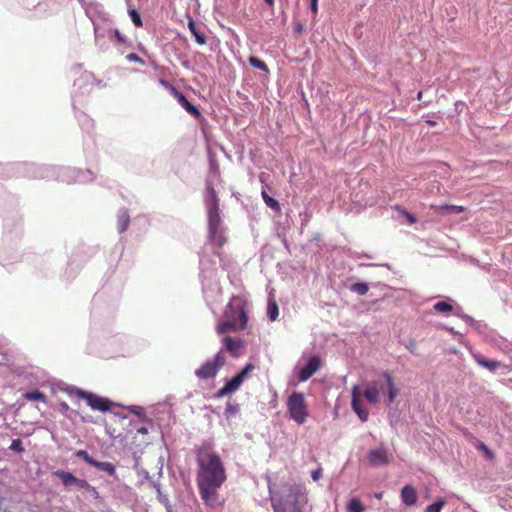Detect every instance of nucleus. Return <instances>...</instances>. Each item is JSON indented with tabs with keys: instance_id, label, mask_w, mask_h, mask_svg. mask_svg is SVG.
Instances as JSON below:
<instances>
[{
	"instance_id": "2f4dec72",
	"label": "nucleus",
	"mask_w": 512,
	"mask_h": 512,
	"mask_svg": "<svg viewBox=\"0 0 512 512\" xmlns=\"http://www.w3.org/2000/svg\"><path fill=\"white\" fill-rule=\"evenodd\" d=\"M394 210L397 211L400 216L404 217L407 220L408 224L413 225L417 222V217L413 213H410L408 210L403 208L402 206L396 205L394 207Z\"/></svg>"
},
{
	"instance_id": "a878e982",
	"label": "nucleus",
	"mask_w": 512,
	"mask_h": 512,
	"mask_svg": "<svg viewBox=\"0 0 512 512\" xmlns=\"http://www.w3.org/2000/svg\"><path fill=\"white\" fill-rule=\"evenodd\" d=\"M237 328V322L227 318L226 321L220 322L216 326V332L219 335L225 334L229 331H234Z\"/></svg>"
},
{
	"instance_id": "9d476101",
	"label": "nucleus",
	"mask_w": 512,
	"mask_h": 512,
	"mask_svg": "<svg viewBox=\"0 0 512 512\" xmlns=\"http://www.w3.org/2000/svg\"><path fill=\"white\" fill-rule=\"evenodd\" d=\"M367 460L370 465L380 467L388 465L391 462V456L389 455L388 450L381 446L370 450L367 453Z\"/></svg>"
},
{
	"instance_id": "f8f14e48",
	"label": "nucleus",
	"mask_w": 512,
	"mask_h": 512,
	"mask_svg": "<svg viewBox=\"0 0 512 512\" xmlns=\"http://www.w3.org/2000/svg\"><path fill=\"white\" fill-rule=\"evenodd\" d=\"M321 367V359L319 356H312L307 361L306 365L299 371L298 379L300 382L307 381L312 377Z\"/></svg>"
},
{
	"instance_id": "9b49d317",
	"label": "nucleus",
	"mask_w": 512,
	"mask_h": 512,
	"mask_svg": "<svg viewBox=\"0 0 512 512\" xmlns=\"http://www.w3.org/2000/svg\"><path fill=\"white\" fill-rule=\"evenodd\" d=\"M381 377L384 380V385L387 390V406H390L397 398L399 390L395 384L394 377L390 371H382Z\"/></svg>"
},
{
	"instance_id": "09e8293b",
	"label": "nucleus",
	"mask_w": 512,
	"mask_h": 512,
	"mask_svg": "<svg viewBox=\"0 0 512 512\" xmlns=\"http://www.w3.org/2000/svg\"><path fill=\"white\" fill-rule=\"evenodd\" d=\"M159 84L167 89L173 97H175V95H177L179 92V90L173 84L163 78L159 79Z\"/></svg>"
},
{
	"instance_id": "603ef678",
	"label": "nucleus",
	"mask_w": 512,
	"mask_h": 512,
	"mask_svg": "<svg viewBox=\"0 0 512 512\" xmlns=\"http://www.w3.org/2000/svg\"><path fill=\"white\" fill-rule=\"evenodd\" d=\"M405 348L411 353L416 354V341L413 338H409L405 343H403Z\"/></svg>"
},
{
	"instance_id": "39448f33",
	"label": "nucleus",
	"mask_w": 512,
	"mask_h": 512,
	"mask_svg": "<svg viewBox=\"0 0 512 512\" xmlns=\"http://www.w3.org/2000/svg\"><path fill=\"white\" fill-rule=\"evenodd\" d=\"M54 476L59 478L65 487L75 486L85 490L94 499L95 503L100 505L104 503V498L100 495L97 488L91 485L86 479L77 478L70 471L56 470Z\"/></svg>"
},
{
	"instance_id": "3c124183",
	"label": "nucleus",
	"mask_w": 512,
	"mask_h": 512,
	"mask_svg": "<svg viewBox=\"0 0 512 512\" xmlns=\"http://www.w3.org/2000/svg\"><path fill=\"white\" fill-rule=\"evenodd\" d=\"M30 168H34L33 165L30 166ZM29 169L28 165L27 164H18L16 166H13L9 169V171H11L13 174H20V173H24V172H27Z\"/></svg>"
},
{
	"instance_id": "a19ab883",
	"label": "nucleus",
	"mask_w": 512,
	"mask_h": 512,
	"mask_svg": "<svg viewBox=\"0 0 512 512\" xmlns=\"http://www.w3.org/2000/svg\"><path fill=\"white\" fill-rule=\"evenodd\" d=\"M62 391L67 393L70 397L77 396L81 399V393H86L85 390H82L76 386L73 385H66L65 387L61 388Z\"/></svg>"
},
{
	"instance_id": "338daca9",
	"label": "nucleus",
	"mask_w": 512,
	"mask_h": 512,
	"mask_svg": "<svg viewBox=\"0 0 512 512\" xmlns=\"http://www.w3.org/2000/svg\"><path fill=\"white\" fill-rule=\"evenodd\" d=\"M78 416H80L82 422H84V423H92L93 422L92 417L90 415H80L79 414Z\"/></svg>"
},
{
	"instance_id": "a18cd8bd",
	"label": "nucleus",
	"mask_w": 512,
	"mask_h": 512,
	"mask_svg": "<svg viewBox=\"0 0 512 512\" xmlns=\"http://www.w3.org/2000/svg\"><path fill=\"white\" fill-rule=\"evenodd\" d=\"M9 449L18 455L23 454L25 451L21 439H13Z\"/></svg>"
},
{
	"instance_id": "6ab92c4d",
	"label": "nucleus",
	"mask_w": 512,
	"mask_h": 512,
	"mask_svg": "<svg viewBox=\"0 0 512 512\" xmlns=\"http://www.w3.org/2000/svg\"><path fill=\"white\" fill-rule=\"evenodd\" d=\"M472 357L479 366L484 367L491 372H495L501 366V362L487 359L480 353H473Z\"/></svg>"
},
{
	"instance_id": "4468645a",
	"label": "nucleus",
	"mask_w": 512,
	"mask_h": 512,
	"mask_svg": "<svg viewBox=\"0 0 512 512\" xmlns=\"http://www.w3.org/2000/svg\"><path fill=\"white\" fill-rule=\"evenodd\" d=\"M222 347L221 349L224 351H228L232 357L237 358L239 357V351L243 347L244 342L241 339H235L231 336H225L222 340Z\"/></svg>"
},
{
	"instance_id": "c756f323",
	"label": "nucleus",
	"mask_w": 512,
	"mask_h": 512,
	"mask_svg": "<svg viewBox=\"0 0 512 512\" xmlns=\"http://www.w3.org/2000/svg\"><path fill=\"white\" fill-rule=\"evenodd\" d=\"M23 397L28 401H40L43 403L47 402L46 395L37 389L25 392Z\"/></svg>"
},
{
	"instance_id": "052dcab7",
	"label": "nucleus",
	"mask_w": 512,
	"mask_h": 512,
	"mask_svg": "<svg viewBox=\"0 0 512 512\" xmlns=\"http://www.w3.org/2000/svg\"><path fill=\"white\" fill-rule=\"evenodd\" d=\"M305 30V26L304 24H302L301 22H297L294 26V32L296 34H301L303 31Z\"/></svg>"
},
{
	"instance_id": "58836bf2",
	"label": "nucleus",
	"mask_w": 512,
	"mask_h": 512,
	"mask_svg": "<svg viewBox=\"0 0 512 512\" xmlns=\"http://www.w3.org/2000/svg\"><path fill=\"white\" fill-rule=\"evenodd\" d=\"M128 14L131 18V21L133 22V24L136 26V27H142L143 25V22H142V19H141V16H140V13L137 11V9H135L134 7L130 6L128 8Z\"/></svg>"
},
{
	"instance_id": "0eeeda50",
	"label": "nucleus",
	"mask_w": 512,
	"mask_h": 512,
	"mask_svg": "<svg viewBox=\"0 0 512 512\" xmlns=\"http://www.w3.org/2000/svg\"><path fill=\"white\" fill-rule=\"evenodd\" d=\"M225 363L226 357L223 350L220 349L212 358L207 359L199 368L195 370V376L200 380L215 378Z\"/></svg>"
},
{
	"instance_id": "423d86ee",
	"label": "nucleus",
	"mask_w": 512,
	"mask_h": 512,
	"mask_svg": "<svg viewBox=\"0 0 512 512\" xmlns=\"http://www.w3.org/2000/svg\"><path fill=\"white\" fill-rule=\"evenodd\" d=\"M289 417L297 424L302 425L308 417V407L302 392L293 391L287 399Z\"/></svg>"
},
{
	"instance_id": "412c9836",
	"label": "nucleus",
	"mask_w": 512,
	"mask_h": 512,
	"mask_svg": "<svg viewBox=\"0 0 512 512\" xmlns=\"http://www.w3.org/2000/svg\"><path fill=\"white\" fill-rule=\"evenodd\" d=\"M75 116L81 129L87 134H90L94 129V120L86 113L79 110L75 111Z\"/></svg>"
},
{
	"instance_id": "e2e57ef3",
	"label": "nucleus",
	"mask_w": 512,
	"mask_h": 512,
	"mask_svg": "<svg viewBox=\"0 0 512 512\" xmlns=\"http://www.w3.org/2000/svg\"><path fill=\"white\" fill-rule=\"evenodd\" d=\"M152 487L155 489L156 494H159L162 492V487L159 481H151Z\"/></svg>"
},
{
	"instance_id": "5701e85b",
	"label": "nucleus",
	"mask_w": 512,
	"mask_h": 512,
	"mask_svg": "<svg viewBox=\"0 0 512 512\" xmlns=\"http://www.w3.org/2000/svg\"><path fill=\"white\" fill-rule=\"evenodd\" d=\"M130 223V216L127 208H120L118 211L117 229L119 233H124Z\"/></svg>"
},
{
	"instance_id": "8fccbe9b",
	"label": "nucleus",
	"mask_w": 512,
	"mask_h": 512,
	"mask_svg": "<svg viewBox=\"0 0 512 512\" xmlns=\"http://www.w3.org/2000/svg\"><path fill=\"white\" fill-rule=\"evenodd\" d=\"M472 327L480 334H486L488 330V325L480 320H475Z\"/></svg>"
},
{
	"instance_id": "6e6552de",
	"label": "nucleus",
	"mask_w": 512,
	"mask_h": 512,
	"mask_svg": "<svg viewBox=\"0 0 512 512\" xmlns=\"http://www.w3.org/2000/svg\"><path fill=\"white\" fill-rule=\"evenodd\" d=\"M81 394V399H84L92 410L105 413L111 411V407L114 405L110 399L101 397L92 392L86 391V393Z\"/></svg>"
},
{
	"instance_id": "13d9d810",
	"label": "nucleus",
	"mask_w": 512,
	"mask_h": 512,
	"mask_svg": "<svg viewBox=\"0 0 512 512\" xmlns=\"http://www.w3.org/2000/svg\"><path fill=\"white\" fill-rule=\"evenodd\" d=\"M80 80H83V81H85L86 83H88L90 80H93V82H96V84H97V85H100V84H101V81H96V80L94 79V76H93L92 74H90V73H85V74H83V75L81 76V78H80L78 81H80Z\"/></svg>"
},
{
	"instance_id": "f704fd0d",
	"label": "nucleus",
	"mask_w": 512,
	"mask_h": 512,
	"mask_svg": "<svg viewBox=\"0 0 512 512\" xmlns=\"http://www.w3.org/2000/svg\"><path fill=\"white\" fill-rule=\"evenodd\" d=\"M452 300L448 299V301H439L434 304L433 308L437 312L449 313L453 312V306L450 303Z\"/></svg>"
},
{
	"instance_id": "20e7f679",
	"label": "nucleus",
	"mask_w": 512,
	"mask_h": 512,
	"mask_svg": "<svg viewBox=\"0 0 512 512\" xmlns=\"http://www.w3.org/2000/svg\"><path fill=\"white\" fill-rule=\"evenodd\" d=\"M248 305H249V301L244 294L234 295L231 297L230 301L226 305L224 315L226 318L236 321L238 323V327L243 330L247 327V322H248L247 307H248Z\"/></svg>"
},
{
	"instance_id": "bf43d9fd",
	"label": "nucleus",
	"mask_w": 512,
	"mask_h": 512,
	"mask_svg": "<svg viewBox=\"0 0 512 512\" xmlns=\"http://www.w3.org/2000/svg\"><path fill=\"white\" fill-rule=\"evenodd\" d=\"M310 10L314 17H316L318 13V0H310Z\"/></svg>"
},
{
	"instance_id": "72a5a7b5",
	"label": "nucleus",
	"mask_w": 512,
	"mask_h": 512,
	"mask_svg": "<svg viewBox=\"0 0 512 512\" xmlns=\"http://www.w3.org/2000/svg\"><path fill=\"white\" fill-rule=\"evenodd\" d=\"M346 509H347V512H364L365 511V507H364L363 503L357 498H353V499L349 500L347 503Z\"/></svg>"
},
{
	"instance_id": "aec40b11",
	"label": "nucleus",
	"mask_w": 512,
	"mask_h": 512,
	"mask_svg": "<svg viewBox=\"0 0 512 512\" xmlns=\"http://www.w3.org/2000/svg\"><path fill=\"white\" fill-rule=\"evenodd\" d=\"M383 390L384 386L381 385L380 388H378L376 383L374 382L364 389L363 395L370 404L375 405L379 402V394Z\"/></svg>"
},
{
	"instance_id": "c9c22d12",
	"label": "nucleus",
	"mask_w": 512,
	"mask_h": 512,
	"mask_svg": "<svg viewBox=\"0 0 512 512\" xmlns=\"http://www.w3.org/2000/svg\"><path fill=\"white\" fill-rule=\"evenodd\" d=\"M447 504V501L444 498H439L432 504L428 505L425 508L424 512H441L443 507Z\"/></svg>"
},
{
	"instance_id": "4c0bfd02",
	"label": "nucleus",
	"mask_w": 512,
	"mask_h": 512,
	"mask_svg": "<svg viewBox=\"0 0 512 512\" xmlns=\"http://www.w3.org/2000/svg\"><path fill=\"white\" fill-rule=\"evenodd\" d=\"M369 286L365 282H357L350 286V291L358 295H365L368 292Z\"/></svg>"
},
{
	"instance_id": "6e6d98bb",
	"label": "nucleus",
	"mask_w": 512,
	"mask_h": 512,
	"mask_svg": "<svg viewBox=\"0 0 512 512\" xmlns=\"http://www.w3.org/2000/svg\"><path fill=\"white\" fill-rule=\"evenodd\" d=\"M126 59L129 62H138L140 64H144V60L140 56H138L136 53H130V54L126 55Z\"/></svg>"
},
{
	"instance_id": "7c9ffc66",
	"label": "nucleus",
	"mask_w": 512,
	"mask_h": 512,
	"mask_svg": "<svg viewBox=\"0 0 512 512\" xmlns=\"http://www.w3.org/2000/svg\"><path fill=\"white\" fill-rule=\"evenodd\" d=\"M248 63L253 68L258 69L260 71H263V72H265L267 74L270 72L267 64L263 60L258 58V57H254V56L249 57Z\"/></svg>"
},
{
	"instance_id": "864d4df0",
	"label": "nucleus",
	"mask_w": 512,
	"mask_h": 512,
	"mask_svg": "<svg viewBox=\"0 0 512 512\" xmlns=\"http://www.w3.org/2000/svg\"><path fill=\"white\" fill-rule=\"evenodd\" d=\"M449 204L444 205H431L430 208L443 215H449L448 213Z\"/></svg>"
},
{
	"instance_id": "49530a36",
	"label": "nucleus",
	"mask_w": 512,
	"mask_h": 512,
	"mask_svg": "<svg viewBox=\"0 0 512 512\" xmlns=\"http://www.w3.org/2000/svg\"><path fill=\"white\" fill-rule=\"evenodd\" d=\"M74 455L77 458L82 459L84 462H86L90 466L92 465V463L95 460L92 456L89 455V453L86 450H77V451H75Z\"/></svg>"
},
{
	"instance_id": "473e14b6",
	"label": "nucleus",
	"mask_w": 512,
	"mask_h": 512,
	"mask_svg": "<svg viewBox=\"0 0 512 512\" xmlns=\"http://www.w3.org/2000/svg\"><path fill=\"white\" fill-rule=\"evenodd\" d=\"M239 412H240V405L238 403L230 402V401H228L226 403V407H225V411H224V415H225L226 419L232 418L233 416L239 414Z\"/></svg>"
},
{
	"instance_id": "0e129e2a",
	"label": "nucleus",
	"mask_w": 512,
	"mask_h": 512,
	"mask_svg": "<svg viewBox=\"0 0 512 512\" xmlns=\"http://www.w3.org/2000/svg\"><path fill=\"white\" fill-rule=\"evenodd\" d=\"M500 348L505 351L506 353L512 351V344L508 343L506 340L503 341V346H500Z\"/></svg>"
},
{
	"instance_id": "b1692460",
	"label": "nucleus",
	"mask_w": 512,
	"mask_h": 512,
	"mask_svg": "<svg viewBox=\"0 0 512 512\" xmlns=\"http://www.w3.org/2000/svg\"><path fill=\"white\" fill-rule=\"evenodd\" d=\"M62 173L63 174H77L75 175V180L76 181H81V182H84V181H91L93 179V176H92V172L87 170V171H82V170H74V169H71V168H63L62 169Z\"/></svg>"
},
{
	"instance_id": "c85d7f7f",
	"label": "nucleus",
	"mask_w": 512,
	"mask_h": 512,
	"mask_svg": "<svg viewBox=\"0 0 512 512\" xmlns=\"http://www.w3.org/2000/svg\"><path fill=\"white\" fill-rule=\"evenodd\" d=\"M278 315H279V307H278L277 302L274 299L269 298L268 303H267L268 319L273 322V321L277 320Z\"/></svg>"
},
{
	"instance_id": "2eb2a0df",
	"label": "nucleus",
	"mask_w": 512,
	"mask_h": 512,
	"mask_svg": "<svg viewBox=\"0 0 512 512\" xmlns=\"http://www.w3.org/2000/svg\"><path fill=\"white\" fill-rule=\"evenodd\" d=\"M357 387H354L352 390V400H351V407L353 411L357 414L359 419L362 422H366L368 420V411L365 408V404L362 400L359 399L357 395Z\"/></svg>"
},
{
	"instance_id": "f257e3e1",
	"label": "nucleus",
	"mask_w": 512,
	"mask_h": 512,
	"mask_svg": "<svg viewBox=\"0 0 512 512\" xmlns=\"http://www.w3.org/2000/svg\"><path fill=\"white\" fill-rule=\"evenodd\" d=\"M197 464V484L222 486L227 479L224 463L219 454L209 444L195 446Z\"/></svg>"
},
{
	"instance_id": "79ce46f5",
	"label": "nucleus",
	"mask_w": 512,
	"mask_h": 512,
	"mask_svg": "<svg viewBox=\"0 0 512 512\" xmlns=\"http://www.w3.org/2000/svg\"><path fill=\"white\" fill-rule=\"evenodd\" d=\"M242 383H243V381L237 375H235L230 380H228L225 383V385L233 393L239 389V387L242 385Z\"/></svg>"
},
{
	"instance_id": "ddd939ff",
	"label": "nucleus",
	"mask_w": 512,
	"mask_h": 512,
	"mask_svg": "<svg viewBox=\"0 0 512 512\" xmlns=\"http://www.w3.org/2000/svg\"><path fill=\"white\" fill-rule=\"evenodd\" d=\"M221 180L220 166L216 155L210 150L208 151V172L205 178V182L216 183Z\"/></svg>"
},
{
	"instance_id": "774afa93",
	"label": "nucleus",
	"mask_w": 512,
	"mask_h": 512,
	"mask_svg": "<svg viewBox=\"0 0 512 512\" xmlns=\"http://www.w3.org/2000/svg\"><path fill=\"white\" fill-rule=\"evenodd\" d=\"M454 315L458 318L461 319V316H465L467 315L466 313L463 312L462 308L461 307H458L454 312Z\"/></svg>"
},
{
	"instance_id": "f03ea898",
	"label": "nucleus",
	"mask_w": 512,
	"mask_h": 512,
	"mask_svg": "<svg viewBox=\"0 0 512 512\" xmlns=\"http://www.w3.org/2000/svg\"><path fill=\"white\" fill-rule=\"evenodd\" d=\"M212 182H205L204 204L207 211L208 241L221 248L227 241L220 216L219 198Z\"/></svg>"
},
{
	"instance_id": "c03bdc74",
	"label": "nucleus",
	"mask_w": 512,
	"mask_h": 512,
	"mask_svg": "<svg viewBox=\"0 0 512 512\" xmlns=\"http://www.w3.org/2000/svg\"><path fill=\"white\" fill-rule=\"evenodd\" d=\"M476 449L479 450V451H482L486 458L491 460L495 457V454L493 453V451L483 442L479 441L476 445H475Z\"/></svg>"
},
{
	"instance_id": "a211bd4d",
	"label": "nucleus",
	"mask_w": 512,
	"mask_h": 512,
	"mask_svg": "<svg viewBox=\"0 0 512 512\" xmlns=\"http://www.w3.org/2000/svg\"><path fill=\"white\" fill-rule=\"evenodd\" d=\"M188 29L191 34L194 36L195 41L199 45H204L207 43V36L205 33L198 27V24L192 17H188L187 23Z\"/></svg>"
},
{
	"instance_id": "cd10ccee",
	"label": "nucleus",
	"mask_w": 512,
	"mask_h": 512,
	"mask_svg": "<svg viewBox=\"0 0 512 512\" xmlns=\"http://www.w3.org/2000/svg\"><path fill=\"white\" fill-rule=\"evenodd\" d=\"M130 413L137 415L142 422L149 423L150 425H153L152 419H149L147 417L146 412L144 411L143 407L137 406V405H130L126 407Z\"/></svg>"
},
{
	"instance_id": "f3484780",
	"label": "nucleus",
	"mask_w": 512,
	"mask_h": 512,
	"mask_svg": "<svg viewBox=\"0 0 512 512\" xmlns=\"http://www.w3.org/2000/svg\"><path fill=\"white\" fill-rule=\"evenodd\" d=\"M401 501L406 506H412L417 502V491L412 485H405L401 489Z\"/></svg>"
},
{
	"instance_id": "bb28decb",
	"label": "nucleus",
	"mask_w": 512,
	"mask_h": 512,
	"mask_svg": "<svg viewBox=\"0 0 512 512\" xmlns=\"http://www.w3.org/2000/svg\"><path fill=\"white\" fill-rule=\"evenodd\" d=\"M261 195H262L263 201L267 207L271 208L272 210H274L277 213H280L281 206L277 199L270 196L265 190H262Z\"/></svg>"
},
{
	"instance_id": "5fc2aeb1",
	"label": "nucleus",
	"mask_w": 512,
	"mask_h": 512,
	"mask_svg": "<svg viewBox=\"0 0 512 512\" xmlns=\"http://www.w3.org/2000/svg\"><path fill=\"white\" fill-rule=\"evenodd\" d=\"M232 392L228 389V387L224 384L222 388H220L217 393L214 395V398L219 399L226 395L231 394Z\"/></svg>"
},
{
	"instance_id": "4be33fe9",
	"label": "nucleus",
	"mask_w": 512,
	"mask_h": 512,
	"mask_svg": "<svg viewBox=\"0 0 512 512\" xmlns=\"http://www.w3.org/2000/svg\"><path fill=\"white\" fill-rule=\"evenodd\" d=\"M93 28H94V36H95V43L96 45H99L100 47L103 46L101 43V40L105 37H108L111 39V34L108 33V31H111L112 28L101 26L93 21Z\"/></svg>"
},
{
	"instance_id": "ea45409f",
	"label": "nucleus",
	"mask_w": 512,
	"mask_h": 512,
	"mask_svg": "<svg viewBox=\"0 0 512 512\" xmlns=\"http://www.w3.org/2000/svg\"><path fill=\"white\" fill-rule=\"evenodd\" d=\"M60 411L64 414L66 418L72 419L73 417L79 415V412L76 410H70L69 405L65 401H61L59 403Z\"/></svg>"
},
{
	"instance_id": "4d7b16f0",
	"label": "nucleus",
	"mask_w": 512,
	"mask_h": 512,
	"mask_svg": "<svg viewBox=\"0 0 512 512\" xmlns=\"http://www.w3.org/2000/svg\"><path fill=\"white\" fill-rule=\"evenodd\" d=\"M464 211L463 206L458 205H449L448 207V213L449 214H458Z\"/></svg>"
},
{
	"instance_id": "dca6fc26",
	"label": "nucleus",
	"mask_w": 512,
	"mask_h": 512,
	"mask_svg": "<svg viewBox=\"0 0 512 512\" xmlns=\"http://www.w3.org/2000/svg\"><path fill=\"white\" fill-rule=\"evenodd\" d=\"M174 98L178 101V103L185 109V111L188 114L194 116L196 119L202 118V114L199 108L196 105L189 102L186 96L181 91H179Z\"/></svg>"
},
{
	"instance_id": "e433bc0d",
	"label": "nucleus",
	"mask_w": 512,
	"mask_h": 512,
	"mask_svg": "<svg viewBox=\"0 0 512 512\" xmlns=\"http://www.w3.org/2000/svg\"><path fill=\"white\" fill-rule=\"evenodd\" d=\"M157 500L165 507L166 512H174L173 506L167 493L162 491L161 493L157 494Z\"/></svg>"
},
{
	"instance_id": "1a4fd4ad",
	"label": "nucleus",
	"mask_w": 512,
	"mask_h": 512,
	"mask_svg": "<svg viewBox=\"0 0 512 512\" xmlns=\"http://www.w3.org/2000/svg\"><path fill=\"white\" fill-rule=\"evenodd\" d=\"M199 494L207 506L210 507H218L221 506V502L219 501V494L217 489L221 486L219 485H209V484H197Z\"/></svg>"
},
{
	"instance_id": "7ed1b4c3",
	"label": "nucleus",
	"mask_w": 512,
	"mask_h": 512,
	"mask_svg": "<svg viewBox=\"0 0 512 512\" xmlns=\"http://www.w3.org/2000/svg\"><path fill=\"white\" fill-rule=\"evenodd\" d=\"M268 494L271 500L275 495L273 485L271 481L268 482ZM304 488L299 484H285L282 487V493L278 502L272 501L271 505H282L284 511L287 508H291V511H295L296 508H301L303 502H305Z\"/></svg>"
},
{
	"instance_id": "de8ad7c7",
	"label": "nucleus",
	"mask_w": 512,
	"mask_h": 512,
	"mask_svg": "<svg viewBox=\"0 0 512 512\" xmlns=\"http://www.w3.org/2000/svg\"><path fill=\"white\" fill-rule=\"evenodd\" d=\"M255 369L253 363H247L236 375L244 382L248 374Z\"/></svg>"
},
{
	"instance_id": "69168bd1",
	"label": "nucleus",
	"mask_w": 512,
	"mask_h": 512,
	"mask_svg": "<svg viewBox=\"0 0 512 512\" xmlns=\"http://www.w3.org/2000/svg\"><path fill=\"white\" fill-rule=\"evenodd\" d=\"M461 319L463 321H465L466 323H468L470 326H472L474 321H475V319L472 316L468 315V314L465 315V316H461Z\"/></svg>"
},
{
	"instance_id": "393cba45",
	"label": "nucleus",
	"mask_w": 512,
	"mask_h": 512,
	"mask_svg": "<svg viewBox=\"0 0 512 512\" xmlns=\"http://www.w3.org/2000/svg\"><path fill=\"white\" fill-rule=\"evenodd\" d=\"M91 466L99 471L108 473L110 476H116V466L111 462H102L95 459Z\"/></svg>"
},
{
	"instance_id": "37998d69",
	"label": "nucleus",
	"mask_w": 512,
	"mask_h": 512,
	"mask_svg": "<svg viewBox=\"0 0 512 512\" xmlns=\"http://www.w3.org/2000/svg\"><path fill=\"white\" fill-rule=\"evenodd\" d=\"M108 33L111 34V39L115 38L119 44L129 45V46L131 45L130 43H128L127 38L125 36H123L117 28H112V30L108 31Z\"/></svg>"
},
{
	"instance_id": "680f3d73",
	"label": "nucleus",
	"mask_w": 512,
	"mask_h": 512,
	"mask_svg": "<svg viewBox=\"0 0 512 512\" xmlns=\"http://www.w3.org/2000/svg\"><path fill=\"white\" fill-rule=\"evenodd\" d=\"M311 477L314 481H317L318 479H320L322 477V470L319 468V469H316L312 472L311 474Z\"/></svg>"
}]
</instances>
